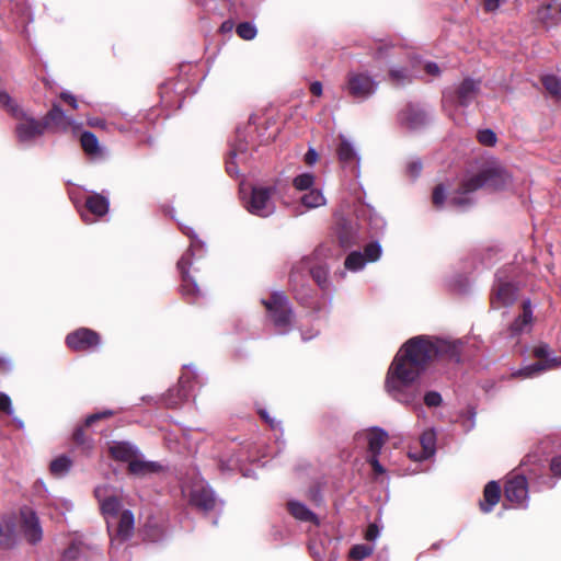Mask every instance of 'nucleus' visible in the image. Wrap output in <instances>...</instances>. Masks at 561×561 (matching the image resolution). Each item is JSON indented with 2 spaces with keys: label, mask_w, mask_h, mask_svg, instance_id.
I'll return each instance as SVG.
<instances>
[{
  "label": "nucleus",
  "mask_w": 561,
  "mask_h": 561,
  "mask_svg": "<svg viewBox=\"0 0 561 561\" xmlns=\"http://www.w3.org/2000/svg\"><path fill=\"white\" fill-rule=\"evenodd\" d=\"M12 360L8 356H0V370L9 373L12 370Z\"/></svg>",
  "instance_id": "59"
},
{
  "label": "nucleus",
  "mask_w": 561,
  "mask_h": 561,
  "mask_svg": "<svg viewBox=\"0 0 561 561\" xmlns=\"http://www.w3.org/2000/svg\"><path fill=\"white\" fill-rule=\"evenodd\" d=\"M300 202L307 208H318L325 205L327 199L322 191L314 187L305 192L300 197Z\"/></svg>",
  "instance_id": "35"
},
{
  "label": "nucleus",
  "mask_w": 561,
  "mask_h": 561,
  "mask_svg": "<svg viewBox=\"0 0 561 561\" xmlns=\"http://www.w3.org/2000/svg\"><path fill=\"white\" fill-rule=\"evenodd\" d=\"M505 499L516 508H527L529 504L528 482L524 473L511 474L504 486Z\"/></svg>",
  "instance_id": "15"
},
{
  "label": "nucleus",
  "mask_w": 561,
  "mask_h": 561,
  "mask_svg": "<svg viewBox=\"0 0 561 561\" xmlns=\"http://www.w3.org/2000/svg\"><path fill=\"white\" fill-rule=\"evenodd\" d=\"M184 370L179 379V385L170 388L162 398L164 405L168 408H179L192 397L194 383H203L204 381L195 366L185 365Z\"/></svg>",
  "instance_id": "10"
},
{
  "label": "nucleus",
  "mask_w": 561,
  "mask_h": 561,
  "mask_svg": "<svg viewBox=\"0 0 561 561\" xmlns=\"http://www.w3.org/2000/svg\"><path fill=\"white\" fill-rule=\"evenodd\" d=\"M250 153L248 145L243 139V135L238 130L234 142L230 145L229 157L226 160V170L229 175L236 176L239 174L238 164L245 163L249 160Z\"/></svg>",
  "instance_id": "21"
},
{
  "label": "nucleus",
  "mask_w": 561,
  "mask_h": 561,
  "mask_svg": "<svg viewBox=\"0 0 561 561\" xmlns=\"http://www.w3.org/2000/svg\"><path fill=\"white\" fill-rule=\"evenodd\" d=\"M378 85V81L368 72L350 71L346 75L343 90L356 102H364L377 92Z\"/></svg>",
  "instance_id": "12"
},
{
  "label": "nucleus",
  "mask_w": 561,
  "mask_h": 561,
  "mask_svg": "<svg viewBox=\"0 0 561 561\" xmlns=\"http://www.w3.org/2000/svg\"><path fill=\"white\" fill-rule=\"evenodd\" d=\"M430 114L419 104L410 103L398 114L399 124L409 129L417 130L430 122Z\"/></svg>",
  "instance_id": "18"
},
{
  "label": "nucleus",
  "mask_w": 561,
  "mask_h": 561,
  "mask_svg": "<svg viewBox=\"0 0 561 561\" xmlns=\"http://www.w3.org/2000/svg\"><path fill=\"white\" fill-rule=\"evenodd\" d=\"M316 176L312 173L305 172L298 174L293 180V185L297 191L307 192L314 188Z\"/></svg>",
  "instance_id": "39"
},
{
  "label": "nucleus",
  "mask_w": 561,
  "mask_h": 561,
  "mask_svg": "<svg viewBox=\"0 0 561 561\" xmlns=\"http://www.w3.org/2000/svg\"><path fill=\"white\" fill-rule=\"evenodd\" d=\"M508 0H484L483 8L486 12H494L496 11L503 3L507 2Z\"/></svg>",
  "instance_id": "51"
},
{
  "label": "nucleus",
  "mask_w": 561,
  "mask_h": 561,
  "mask_svg": "<svg viewBox=\"0 0 561 561\" xmlns=\"http://www.w3.org/2000/svg\"><path fill=\"white\" fill-rule=\"evenodd\" d=\"M0 106L19 121L14 127V134L20 145L34 146L36 140L45 134L47 124L28 114L5 90H0Z\"/></svg>",
  "instance_id": "5"
},
{
  "label": "nucleus",
  "mask_w": 561,
  "mask_h": 561,
  "mask_svg": "<svg viewBox=\"0 0 561 561\" xmlns=\"http://www.w3.org/2000/svg\"><path fill=\"white\" fill-rule=\"evenodd\" d=\"M0 411L9 416H13L14 413L11 398L5 392H0Z\"/></svg>",
  "instance_id": "48"
},
{
  "label": "nucleus",
  "mask_w": 561,
  "mask_h": 561,
  "mask_svg": "<svg viewBox=\"0 0 561 561\" xmlns=\"http://www.w3.org/2000/svg\"><path fill=\"white\" fill-rule=\"evenodd\" d=\"M545 89L554 98L561 99V79L556 75H545L541 78Z\"/></svg>",
  "instance_id": "38"
},
{
  "label": "nucleus",
  "mask_w": 561,
  "mask_h": 561,
  "mask_svg": "<svg viewBox=\"0 0 561 561\" xmlns=\"http://www.w3.org/2000/svg\"><path fill=\"white\" fill-rule=\"evenodd\" d=\"M309 276L322 290L330 289L329 270L324 264H314L312 256H305L293 265L289 274V284L295 298L302 305H309L311 289L308 285Z\"/></svg>",
  "instance_id": "4"
},
{
  "label": "nucleus",
  "mask_w": 561,
  "mask_h": 561,
  "mask_svg": "<svg viewBox=\"0 0 561 561\" xmlns=\"http://www.w3.org/2000/svg\"><path fill=\"white\" fill-rule=\"evenodd\" d=\"M366 264L367 260L365 259L364 254L359 251L351 252L346 256L344 262L345 268L351 272H359L365 267Z\"/></svg>",
  "instance_id": "37"
},
{
  "label": "nucleus",
  "mask_w": 561,
  "mask_h": 561,
  "mask_svg": "<svg viewBox=\"0 0 561 561\" xmlns=\"http://www.w3.org/2000/svg\"><path fill=\"white\" fill-rule=\"evenodd\" d=\"M112 415H114V411H112V410H104L101 412L90 414L89 416H87L84 425L90 426L93 423H95L96 421H99L101 419L110 417Z\"/></svg>",
  "instance_id": "49"
},
{
  "label": "nucleus",
  "mask_w": 561,
  "mask_h": 561,
  "mask_svg": "<svg viewBox=\"0 0 561 561\" xmlns=\"http://www.w3.org/2000/svg\"><path fill=\"white\" fill-rule=\"evenodd\" d=\"M447 198V190L444 184H438L433 191L432 201L435 207L442 208Z\"/></svg>",
  "instance_id": "45"
},
{
  "label": "nucleus",
  "mask_w": 561,
  "mask_h": 561,
  "mask_svg": "<svg viewBox=\"0 0 561 561\" xmlns=\"http://www.w3.org/2000/svg\"><path fill=\"white\" fill-rule=\"evenodd\" d=\"M460 341L432 339L425 335L408 340L394 356L385 380L387 393L397 402L425 414L420 403L421 389L416 383L420 377L436 362L459 363Z\"/></svg>",
  "instance_id": "1"
},
{
  "label": "nucleus",
  "mask_w": 561,
  "mask_h": 561,
  "mask_svg": "<svg viewBox=\"0 0 561 561\" xmlns=\"http://www.w3.org/2000/svg\"><path fill=\"white\" fill-rule=\"evenodd\" d=\"M518 291L514 267L507 265L499 268L490 293L491 308L496 310L512 307L518 298Z\"/></svg>",
  "instance_id": "7"
},
{
  "label": "nucleus",
  "mask_w": 561,
  "mask_h": 561,
  "mask_svg": "<svg viewBox=\"0 0 561 561\" xmlns=\"http://www.w3.org/2000/svg\"><path fill=\"white\" fill-rule=\"evenodd\" d=\"M501 497V486L496 481H490L483 491V501L480 502V508L483 513H490L499 503Z\"/></svg>",
  "instance_id": "32"
},
{
  "label": "nucleus",
  "mask_w": 561,
  "mask_h": 561,
  "mask_svg": "<svg viewBox=\"0 0 561 561\" xmlns=\"http://www.w3.org/2000/svg\"><path fill=\"white\" fill-rule=\"evenodd\" d=\"M337 239L344 249L354 245L358 239L356 226L346 219H341L337 226Z\"/></svg>",
  "instance_id": "31"
},
{
  "label": "nucleus",
  "mask_w": 561,
  "mask_h": 561,
  "mask_svg": "<svg viewBox=\"0 0 561 561\" xmlns=\"http://www.w3.org/2000/svg\"><path fill=\"white\" fill-rule=\"evenodd\" d=\"M381 253H382V249H381V245L378 241H374V242H370L368 243L365 248H364V256L365 259L367 260V263L368 262H376L380 259L381 256Z\"/></svg>",
  "instance_id": "42"
},
{
  "label": "nucleus",
  "mask_w": 561,
  "mask_h": 561,
  "mask_svg": "<svg viewBox=\"0 0 561 561\" xmlns=\"http://www.w3.org/2000/svg\"><path fill=\"white\" fill-rule=\"evenodd\" d=\"M110 201L100 193H92L84 202V209H80L81 218L85 224H92L96 218L107 214Z\"/></svg>",
  "instance_id": "20"
},
{
  "label": "nucleus",
  "mask_w": 561,
  "mask_h": 561,
  "mask_svg": "<svg viewBox=\"0 0 561 561\" xmlns=\"http://www.w3.org/2000/svg\"><path fill=\"white\" fill-rule=\"evenodd\" d=\"M380 535V529L376 524H370L366 530L365 538L368 541H375Z\"/></svg>",
  "instance_id": "52"
},
{
  "label": "nucleus",
  "mask_w": 561,
  "mask_h": 561,
  "mask_svg": "<svg viewBox=\"0 0 561 561\" xmlns=\"http://www.w3.org/2000/svg\"><path fill=\"white\" fill-rule=\"evenodd\" d=\"M537 483L539 489H552L556 485V482L552 480V478L547 476L540 477Z\"/></svg>",
  "instance_id": "56"
},
{
  "label": "nucleus",
  "mask_w": 561,
  "mask_h": 561,
  "mask_svg": "<svg viewBox=\"0 0 561 561\" xmlns=\"http://www.w3.org/2000/svg\"><path fill=\"white\" fill-rule=\"evenodd\" d=\"M111 456L118 461H124L129 465L135 457L141 456L138 447L130 442H113L110 446Z\"/></svg>",
  "instance_id": "28"
},
{
  "label": "nucleus",
  "mask_w": 561,
  "mask_h": 561,
  "mask_svg": "<svg viewBox=\"0 0 561 561\" xmlns=\"http://www.w3.org/2000/svg\"><path fill=\"white\" fill-rule=\"evenodd\" d=\"M388 434L380 427H373L370 433L367 435L368 451L370 456H379L385 445V439Z\"/></svg>",
  "instance_id": "33"
},
{
  "label": "nucleus",
  "mask_w": 561,
  "mask_h": 561,
  "mask_svg": "<svg viewBox=\"0 0 561 561\" xmlns=\"http://www.w3.org/2000/svg\"><path fill=\"white\" fill-rule=\"evenodd\" d=\"M182 232L191 239L187 251L178 261V270L181 274V291L183 297L191 304L197 302L203 297V293L198 287L195 278L190 275V267L193 264V257H203L206 254V243L202 241L194 229L187 226H180Z\"/></svg>",
  "instance_id": "6"
},
{
  "label": "nucleus",
  "mask_w": 561,
  "mask_h": 561,
  "mask_svg": "<svg viewBox=\"0 0 561 561\" xmlns=\"http://www.w3.org/2000/svg\"><path fill=\"white\" fill-rule=\"evenodd\" d=\"M234 26V23L232 20H226L225 22H222L221 26H220V31L221 32H230L232 31Z\"/></svg>",
  "instance_id": "64"
},
{
  "label": "nucleus",
  "mask_w": 561,
  "mask_h": 561,
  "mask_svg": "<svg viewBox=\"0 0 561 561\" xmlns=\"http://www.w3.org/2000/svg\"><path fill=\"white\" fill-rule=\"evenodd\" d=\"M248 457L244 456L240 446L231 442L226 450L220 454L218 459V467L222 473H230L237 470H242V465Z\"/></svg>",
  "instance_id": "22"
},
{
  "label": "nucleus",
  "mask_w": 561,
  "mask_h": 561,
  "mask_svg": "<svg viewBox=\"0 0 561 561\" xmlns=\"http://www.w3.org/2000/svg\"><path fill=\"white\" fill-rule=\"evenodd\" d=\"M60 98L67 102L71 107L73 108H77L78 107V103H77V99L73 94H71L70 92L68 91H65V92H61L60 94Z\"/></svg>",
  "instance_id": "58"
},
{
  "label": "nucleus",
  "mask_w": 561,
  "mask_h": 561,
  "mask_svg": "<svg viewBox=\"0 0 561 561\" xmlns=\"http://www.w3.org/2000/svg\"><path fill=\"white\" fill-rule=\"evenodd\" d=\"M512 181L511 174L497 162L492 161L480 167L477 173L467 175L458 190L453 192L448 204L458 209H467L474 204L473 194L480 188L504 190Z\"/></svg>",
  "instance_id": "2"
},
{
  "label": "nucleus",
  "mask_w": 561,
  "mask_h": 561,
  "mask_svg": "<svg viewBox=\"0 0 561 561\" xmlns=\"http://www.w3.org/2000/svg\"><path fill=\"white\" fill-rule=\"evenodd\" d=\"M310 497L317 505L322 502V495L319 490H311Z\"/></svg>",
  "instance_id": "63"
},
{
  "label": "nucleus",
  "mask_w": 561,
  "mask_h": 561,
  "mask_svg": "<svg viewBox=\"0 0 561 561\" xmlns=\"http://www.w3.org/2000/svg\"><path fill=\"white\" fill-rule=\"evenodd\" d=\"M42 121L47 124V128L53 125L61 131L69 130L76 124L75 119L67 116L64 110L57 104L53 105Z\"/></svg>",
  "instance_id": "27"
},
{
  "label": "nucleus",
  "mask_w": 561,
  "mask_h": 561,
  "mask_svg": "<svg viewBox=\"0 0 561 561\" xmlns=\"http://www.w3.org/2000/svg\"><path fill=\"white\" fill-rule=\"evenodd\" d=\"M437 433L434 427L425 430L420 436L422 449L420 451H409V457L415 461H424L436 454Z\"/></svg>",
  "instance_id": "25"
},
{
  "label": "nucleus",
  "mask_w": 561,
  "mask_h": 561,
  "mask_svg": "<svg viewBox=\"0 0 561 561\" xmlns=\"http://www.w3.org/2000/svg\"><path fill=\"white\" fill-rule=\"evenodd\" d=\"M422 167V161L420 159H414L408 163L407 172L411 178L416 179L421 174Z\"/></svg>",
  "instance_id": "50"
},
{
  "label": "nucleus",
  "mask_w": 561,
  "mask_h": 561,
  "mask_svg": "<svg viewBox=\"0 0 561 561\" xmlns=\"http://www.w3.org/2000/svg\"><path fill=\"white\" fill-rule=\"evenodd\" d=\"M19 515L25 540L31 545L38 543L43 539V529L37 513L24 505L20 508Z\"/></svg>",
  "instance_id": "16"
},
{
  "label": "nucleus",
  "mask_w": 561,
  "mask_h": 561,
  "mask_svg": "<svg viewBox=\"0 0 561 561\" xmlns=\"http://www.w3.org/2000/svg\"><path fill=\"white\" fill-rule=\"evenodd\" d=\"M477 138L481 145L489 147L494 146L497 141L496 134L490 128L479 130Z\"/></svg>",
  "instance_id": "44"
},
{
  "label": "nucleus",
  "mask_w": 561,
  "mask_h": 561,
  "mask_svg": "<svg viewBox=\"0 0 561 561\" xmlns=\"http://www.w3.org/2000/svg\"><path fill=\"white\" fill-rule=\"evenodd\" d=\"M102 516L112 541L125 542L134 534L135 518L130 510H123L117 491L110 484H102L94 489Z\"/></svg>",
  "instance_id": "3"
},
{
  "label": "nucleus",
  "mask_w": 561,
  "mask_h": 561,
  "mask_svg": "<svg viewBox=\"0 0 561 561\" xmlns=\"http://www.w3.org/2000/svg\"><path fill=\"white\" fill-rule=\"evenodd\" d=\"M162 470L163 466L160 462L146 460L142 454L129 461L128 466L129 473L141 478L160 473Z\"/></svg>",
  "instance_id": "26"
},
{
  "label": "nucleus",
  "mask_w": 561,
  "mask_h": 561,
  "mask_svg": "<svg viewBox=\"0 0 561 561\" xmlns=\"http://www.w3.org/2000/svg\"><path fill=\"white\" fill-rule=\"evenodd\" d=\"M80 557V546L77 543L70 545L62 553L61 561H78Z\"/></svg>",
  "instance_id": "47"
},
{
  "label": "nucleus",
  "mask_w": 561,
  "mask_h": 561,
  "mask_svg": "<svg viewBox=\"0 0 561 561\" xmlns=\"http://www.w3.org/2000/svg\"><path fill=\"white\" fill-rule=\"evenodd\" d=\"M536 19L541 25L549 30L561 22V12L559 7L551 3L541 4L536 10Z\"/></svg>",
  "instance_id": "29"
},
{
  "label": "nucleus",
  "mask_w": 561,
  "mask_h": 561,
  "mask_svg": "<svg viewBox=\"0 0 561 561\" xmlns=\"http://www.w3.org/2000/svg\"><path fill=\"white\" fill-rule=\"evenodd\" d=\"M535 357L541 359L538 363L529 364L520 369L514 370L512 377L534 378L541 373L561 367V356H554L548 344H540L533 350Z\"/></svg>",
  "instance_id": "11"
},
{
  "label": "nucleus",
  "mask_w": 561,
  "mask_h": 561,
  "mask_svg": "<svg viewBox=\"0 0 561 561\" xmlns=\"http://www.w3.org/2000/svg\"><path fill=\"white\" fill-rule=\"evenodd\" d=\"M262 304L277 334L285 335L293 330L295 313L284 291H273L267 299H262Z\"/></svg>",
  "instance_id": "8"
},
{
  "label": "nucleus",
  "mask_w": 561,
  "mask_h": 561,
  "mask_svg": "<svg viewBox=\"0 0 561 561\" xmlns=\"http://www.w3.org/2000/svg\"><path fill=\"white\" fill-rule=\"evenodd\" d=\"M259 413H260L261 417H262L265 422H267L272 428H274V430H275V428L279 425V423H278V422H276L274 419H271V417H270L268 413H267L265 410H260V412H259Z\"/></svg>",
  "instance_id": "60"
},
{
  "label": "nucleus",
  "mask_w": 561,
  "mask_h": 561,
  "mask_svg": "<svg viewBox=\"0 0 561 561\" xmlns=\"http://www.w3.org/2000/svg\"><path fill=\"white\" fill-rule=\"evenodd\" d=\"M336 152L342 167L350 169L355 176H358L360 158L354 144L348 138L341 135Z\"/></svg>",
  "instance_id": "23"
},
{
  "label": "nucleus",
  "mask_w": 561,
  "mask_h": 561,
  "mask_svg": "<svg viewBox=\"0 0 561 561\" xmlns=\"http://www.w3.org/2000/svg\"><path fill=\"white\" fill-rule=\"evenodd\" d=\"M423 401H424V404L430 409L438 408L443 403V397L438 391L431 390V391L425 392V394L423 397Z\"/></svg>",
  "instance_id": "46"
},
{
  "label": "nucleus",
  "mask_w": 561,
  "mask_h": 561,
  "mask_svg": "<svg viewBox=\"0 0 561 561\" xmlns=\"http://www.w3.org/2000/svg\"><path fill=\"white\" fill-rule=\"evenodd\" d=\"M287 510L295 519L301 523H311L314 525H319L318 516L305 503L300 501H288Z\"/></svg>",
  "instance_id": "30"
},
{
  "label": "nucleus",
  "mask_w": 561,
  "mask_h": 561,
  "mask_svg": "<svg viewBox=\"0 0 561 561\" xmlns=\"http://www.w3.org/2000/svg\"><path fill=\"white\" fill-rule=\"evenodd\" d=\"M190 504L204 513L216 511L218 506H221L214 490L203 479L193 482L190 491Z\"/></svg>",
  "instance_id": "14"
},
{
  "label": "nucleus",
  "mask_w": 561,
  "mask_h": 561,
  "mask_svg": "<svg viewBox=\"0 0 561 561\" xmlns=\"http://www.w3.org/2000/svg\"><path fill=\"white\" fill-rule=\"evenodd\" d=\"M389 78L392 83L397 85H403L408 82H411L412 76L407 68L393 67L389 71Z\"/></svg>",
  "instance_id": "40"
},
{
  "label": "nucleus",
  "mask_w": 561,
  "mask_h": 561,
  "mask_svg": "<svg viewBox=\"0 0 561 561\" xmlns=\"http://www.w3.org/2000/svg\"><path fill=\"white\" fill-rule=\"evenodd\" d=\"M310 92L316 96H320L322 94V83L320 81H313L310 84Z\"/></svg>",
  "instance_id": "62"
},
{
  "label": "nucleus",
  "mask_w": 561,
  "mask_h": 561,
  "mask_svg": "<svg viewBox=\"0 0 561 561\" xmlns=\"http://www.w3.org/2000/svg\"><path fill=\"white\" fill-rule=\"evenodd\" d=\"M236 33L240 38L251 41L255 38L257 28L253 22L245 21L236 26Z\"/></svg>",
  "instance_id": "41"
},
{
  "label": "nucleus",
  "mask_w": 561,
  "mask_h": 561,
  "mask_svg": "<svg viewBox=\"0 0 561 561\" xmlns=\"http://www.w3.org/2000/svg\"><path fill=\"white\" fill-rule=\"evenodd\" d=\"M274 187L254 186L248 198L243 197L244 208L254 216L267 218L276 210V205L273 201Z\"/></svg>",
  "instance_id": "13"
},
{
  "label": "nucleus",
  "mask_w": 561,
  "mask_h": 561,
  "mask_svg": "<svg viewBox=\"0 0 561 561\" xmlns=\"http://www.w3.org/2000/svg\"><path fill=\"white\" fill-rule=\"evenodd\" d=\"M72 467V460L70 457L66 455H61L54 460H51L49 465L50 473L57 478H62L68 474Z\"/></svg>",
  "instance_id": "36"
},
{
  "label": "nucleus",
  "mask_w": 561,
  "mask_h": 561,
  "mask_svg": "<svg viewBox=\"0 0 561 561\" xmlns=\"http://www.w3.org/2000/svg\"><path fill=\"white\" fill-rule=\"evenodd\" d=\"M80 144L83 151L90 157H100L103 149L101 148L98 137L89 130H84L80 136Z\"/></svg>",
  "instance_id": "34"
},
{
  "label": "nucleus",
  "mask_w": 561,
  "mask_h": 561,
  "mask_svg": "<svg viewBox=\"0 0 561 561\" xmlns=\"http://www.w3.org/2000/svg\"><path fill=\"white\" fill-rule=\"evenodd\" d=\"M18 543L19 533L14 513H0V549L12 550Z\"/></svg>",
  "instance_id": "19"
},
{
  "label": "nucleus",
  "mask_w": 561,
  "mask_h": 561,
  "mask_svg": "<svg viewBox=\"0 0 561 561\" xmlns=\"http://www.w3.org/2000/svg\"><path fill=\"white\" fill-rule=\"evenodd\" d=\"M318 160V152L314 148L310 147L305 154V162L308 165H313Z\"/></svg>",
  "instance_id": "55"
},
{
  "label": "nucleus",
  "mask_w": 561,
  "mask_h": 561,
  "mask_svg": "<svg viewBox=\"0 0 561 561\" xmlns=\"http://www.w3.org/2000/svg\"><path fill=\"white\" fill-rule=\"evenodd\" d=\"M73 439L78 443V444H83L84 443V430L82 426H79L73 432Z\"/></svg>",
  "instance_id": "61"
},
{
  "label": "nucleus",
  "mask_w": 561,
  "mask_h": 561,
  "mask_svg": "<svg viewBox=\"0 0 561 561\" xmlns=\"http://www.w3.org/2000/svg\"><path fill=\"white\" fill-rule=\"evenodd\" d=\"M367 461L369 462V465L371 466L373 470H374L377 474L385 473V468H383V467H382V465L379 462V460H378V456H369Z\"/></svg>",
  "instance_id": "54"
},
{
  "label": "nucleus",
  "mask_w": 561,
  "mask_h": 561,
  "mask_svg": "<svg viewBox=\"0 0 561 561\" xmlns=\"http://www.w3.org/2000/svg\"><path fill=\"white\" fill-rule=\"evenodd\" d=\"M550 470L554 477L561 478V456H556L551 459Z\"/></svg>",
  "instance_id": "53"
},
{
  "label": "nucleus",
  "mask_w": 561,
  "mask_h": 561,
  "mask_svg": "<svg viewBox=\"0 0 561 561\" xmlns=\"http://www.w3.org/2000/svg\"><path fill=\"white\" fill-rule=\"evenodd\" d=\"M100 343L99 333L88 328H80L66 336L67 346L76 352L94 350Z\"/></svg>",
  "instance_id": "17"
},
{
  "label": "nucleus",
  "mask_w": 561,
  "mask_h": 561,
  "mask_svg": "<svg viewBox=\"0 0 561 561\" xmlns=\"http://www.w3.org/2000/svg\"><path fill=\"white\" fill-rule=\"evenodd\" d=\"M480 90L481 80L467 77L459 83L444 89L443 105L444 107H468L477 99Z\"/></svg>",
  "instance_id": "9"
},
{
  "label": "nucleus",
  "mask_w": 561,
  "mask_h": 561,
  "mask_svg": "<svg viewBox=\"0 0 561 561\" xmlns=\"http://www.w3.org/2000/svg\"><path fill=\"white\" fill-rule=\"evenodd\" d=\"M533 324V306L530 299H524L522 313L518 314L507 328V337L514 339L528 332Z\"/></svg>",
  "instance_id": "24"
},
{
  "label": "nucleus",
  "mask_w": 561,
  "mask_h": 561,
  "mask_svg": "<svg viewBox=\"0 0 561 561\" xmlns=\"http://www.w3.org/2000/svg\"><path fill=\"white\" fill-rule=\"evenodd\" d=\"M374 551V547L369 545H355L350 550V557L356 561H362L369 557Z\"/></svg>",
  "instance_id": "43"
},
{
  "label": "nucleus",
  "mask_w": 561,
  "mask_h": 561,
  "mask_svg": "<svg viewBox=\"0 0 561 561\" xmlns=\"http://www.w3.org/2000/svg\"><path fill=\"white\" fill-rule=\"evenodd\" d=\"M426 73L431 76L438 77L440 75V69L438 65L434 61H427L424 67Z\"/></svg>",
  "instance_id": "57"
}]
</instances>
